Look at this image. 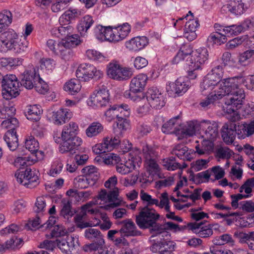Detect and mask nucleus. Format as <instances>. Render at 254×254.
<instances>
[{
  "label": "nucleus",
  "mask_w": 254,
  "mask_h": 254,
  "mask_svg": "<svg viewBox=\"0 0 254 254\" xmlns=\"http://www.w3.org/2000/svg\"><path fill=\"white\" fill-rule=\"evenodd\" d=\"M245 81V79L243 76L225 78L221 80L218 85L219 90H215L218 98L221 99L225 95H228L225 107L227 113H234L241 107L245 98V93L243 89L241 88V85Z\"/></svg>",
  "instance_id": "f257e3e1"
},
{
  "label": "nucleus",
  "mask_w": 254,
  "mask_h": 254,
  "mask_svg": "<svg viewBox=\"0 0 254 254\" xmlns=\"http://www.w3.org/2000/svg\"><path fill=\"white\" fill-rule=\"evenodd\" d=\"M78 131V125L75 122H70L64 127L62 132H54L53 138L55 142L57 143L61 142L59 147L60 152H75V151L82 143V139L76 135Z\"/></svg>",
  "instance_id": "f03ea898"
},
{
  "label": "nucleus",
  "mask_w": 254,
  "mask_h": 254,
  "mask_svg": "<svg viewBox=\"0 0 254 254\" xmlns=\"http://www.w3.org/2000/svg\"><path fill=\"white\" fill-rule=\"evenodd\" d=\"M138 215L136 216V223L141 229H149L151 233L156 234V232L163 230L161 224L157 221L160 215L153 208L148 206L139 208Z\"/></svg>",
  "instance_id": "7ed1b4c3"
},
{
  "label": "nucleus",
  "mask_w": 254,
  "mask_h": 254,
  "mask_svg": "<svg viewBox=\"0 0 254 254\" xmlns=\"http://www.w3.org/2000/svg\"><path fill=\"white\" fill-rule=\"evenodd\" d=\"M223 69L222 66L218 65L213 68L211 72L208 73L203 78L200 84V88L204 94H207L213 89L219 90L221 78L223 76Z\"/></svg>",
  "instance_id": "20e7f679"
},
{
  "label": "nucleus",
  "mask_w": 254,
  "mask_h": 254,
  "mask_svg": "<svg viewBox=\"0 0 254 254\" xmlns=\"http://www.w3.org/2000/svg\"><path fill=\"white\" fill-rule=\"evenodd\" d=\"M1 83L3 88L2 95L6 100L11 99L19 94V82L15 75H5L2 77Z\"/></svg>",
  "instance_id": "39448f33"
},
{
  "label": "nucleus",
  "mask_w": 254,
  "mask_h": 254,
  "mask_svg": "<svg viewBox=\"0 0 254 254\" xmlns=\"http://www.w3.org/2000/svg\"><path fill=\"white\" fill-rule=\"evenodd\" d=\"M147 79V75L144 74H139L133 77L130 83L129 91L125 92V97L130 98L133 101H140L141 96L135 94L141 93L143 90Z\"/></svg>",
  "instance_id": "423d86ee"
},
{
  "label": "nucleus",
  "mask_w": 254,
  "mask_h": 254,
  "mask_svg": "<svg viewBox=\"0 0 254 254\" xmlns=\"http://www.w3.org/2000/svg\"><path fill=\"white\" fill-rule=\"evenodd\" d=\"M107 73L110 78L118 81L127 80L132 75L130 68L123 67L117 62L115 61L108 65Z\"/></svg>",
  "instance_id": "0eeeda50"
},
{
  "label": "nucleus",
  "mask_w": 254,
  "mask_h": 254,
  "mask_svg": "<svg viewBox=\"0 0 254 254\" xmlns=\"http://www.w3.org/2000/svg\"><path fill=\"white\" fill-rule=\"evenodd\" d=\"M103 75L102 71L94 65L87 64H80L76 71V77L82 81H87L92 78L99 79Z\"/></svg>",
  "instance_id": "6e6552de"
},
{
  "label": "nucleus",
  "mask_w": 254,
  "mask_h": 254,
  "mask_svg": "<svg viewBox=\"0 0 254 254\" xmlns=\"http://www.w3.org/2000/svg\"><path fill=\"white\" fill-rule=\"evenodd\" d=\"M15 176L19 183L27 188H33L38 184V176L35 171H32L30 168L16 172Z\"/></svg>",
  "instance_id": "1a4fd4ad"
},
{
  "label": "nucleus",
  "mask_w": 254,
  "mask_h": 254,
  "mask_svg": "<svg viewBox=\"0 0 254 254\" xmlns=\"http://www.w3.org/2000/svg\"><path fill=\"white\" fill-rule=\"evenodd\" d=\"M208 57L207 50L205 48H200L194 51L190 57L187 58V61L191 69H198L207 60Z\"/></svg>",
  "instance_id": "9d476101"
},
{
  "label": "nucleus",
  "mask_w": 254,
  "mask_h": 254,
  "mask_svg": "<svg viewBox=\"0 0 254 254\" xmlns=\"http://www.w3.org/2000/svg\"><path fill=\"white\" fill-rule=\"evenodd\" d=\"M145 96L148 104L152 108L160 109L165 105L164 95L156 87L148 88Z\"/></svg>",
  "instance_id": "9b49d317"
},
{
  "label": "nucleus",
  "mask_w": 254,
  "mask_h": 254,
  "mask_svg": "<svg viewBox=\"0 0 254 254\" xmlns=\"http://www.w3.org/2000/svg\"><path fill=\"white\" fill-rule=\"evenodd\" d=\"M188 227L198 237L207 238L213 235V228L216 230L219 228V226L217 224L204 225L203 222H199L189 223Z\"/></svg>",
  "instance_id": "f8f14e48"
},
{
  "label": "nucleus",
  "mask_w": 254,
  "mask_h": 254,
  "mask_svg": "<svg viewBox=\"0 0 254 254\" xmlns=\"http://www.w3.org/2000/svg\"><path fill=\"white\" fill-rule=\"evenodd\" d=\"M121 142L120 136L116 135L114 137L107 136L103 138L101 143L93 147V151L96 154H101L111 151Z\"/></svg>",
  "instance_id": "ddd939ff"
},
{
  "label": "nucleus",
  "mask_w": 254,
  "mask_h": 254,
  "mask_svg": "<svg viewBox=\"0 0 254 254\" xmlns=\"http://www.w3.org/2000/svg\"><path fill=\"white\" fill-rule=\"evenodd\" d=\"M130 114L129 108L127 104H122L120 105H114L111 108L108 109L104 113L106 120L111 122L116 118L118 119H122L121 115L125 116H129Z\"/></svg>",
  "instance_id": "4468645a"
},
{
  "label": "nucleus",
  "mask_w": 254,
  "mask_h": 254,
  "mask_svg": "<svg viewBox=\"0 0 254 254\" xmlns=\"http://www.w3.org/2000/svg\"><path fill=\"white\" fill-rule=\"evenodd\" d=\"M46 45L53 53L60 56L64 60H69L71 57V50H68L64 47L62 40L59 42L53 39H49L47 41Z\"/></svg>",
  "instance_id": "2eb2a0df"
},
{
  "label": "nucleus",
  "mask_w": 254,
  "mask_h": 254,
  "mask_svg": "<svg viewBox=\"0 0 254 254\" xmlns=\"http://www.w3.org/2000/svg\"><path fill=\"white\" fill-rule=\"evenodd\" d=\"M175 247V243L174 242L163 239L153 243L150 250L156 254H172Z\"/></svg>",
  "instance_id": "dca6fc26"
},
{
  "label": "nucleus",
  "mask_w": 254,
  "mask_h": 254,
  "mask_svg": "<svg viewBox=\"0 0 254 254\" xmlns=\"http://www.w3.org/2000/svg\"><path fill=\"white\" fill-rule=\"evenodd\" d=\"M39 78V75L37 73L36 68L31 65L21 74L20 84L25 88L31 89L34 87Z\"/></svg>",
  "instance_id": "f3484780"
},
{
  "label": "nucleus",
  "mask_w": 254,
  "mask_h": 254,
  "mask_svg": "<svg viewBox=\"0 0 254 254\" xmlns=\"http://www.w3.org/2000/svg\"><path fill=\"white\" fill-rule=\"evenodd\" d=\"M142 151L146 159L148 170L151 173H156L159 171V166L155 160L157 156L153 149L147 145L142 146Z\"/></svg>",
  "instance_id": "a211bd4d"
},
{
  "label": "nucleus",
  "mask_w": 254,
  "mask_h": 254,
  "mask_svg": "<svg viewBox=\"0 0 254 254\" xmlns=\"http://www.w3.org/2000/svg\"><path fill=\"white\" fill-rule=\"evenodd\" d=\"M90 101L93 106L98 107L106 106L110 101L109 90L103 88L95 91L90 96Z\"/></svg>",
  "instance_id": "6ab92c4d"
},
{
  "label": "nucleus",
  "mask_w": 254,
  "mask_h": 254,
  "mask_svg": "<svg viewBox=\"0 0 254 254\" xmlns=\"http://www.w3.org/2000/svg\"><path fill=\"white\" fill-rule=\"evenodd\" d=\"M18 35L13 30L9 29L0 35V52H5L8 51L17 40Z\"/></svg>",
  "instance_id": "aec40b11"
},
{
  "label": "nucleus",
  "mask_w": 254,
  "mask_h": 254,
  "mask_svg": "<svg viewBox=\"0 0 254 254\" xmlns=\"http://www.w3.org/2000/svg\"><path fill=\"white\" fill-rule=\"evenodd\" d=\"M119 195L118 190L117 189H114L112 191H110L108 193L105 190H102L97 196L98 199H100L105 202H110L109 205L105 206V208L108 207H116L121 204V202L118 198Z\"/></svg>",
  "instance_id": "412c9836"
},
{
  "label": "nucleus",
  "mask_w": 254,
  "mask_h": 254,
  "mask_svg": "<svg viewBox=\"0 0 254 254\" xmlns=\"http://www.w3.org/2000/svg\"><path fill=\"white\" fill-rule=\"evenodd\" d=\"M199 126L204 130L205 138L214 140L218 136V126L216 122L204 120L200 123Z\"/></svg>",
  "instance_id": "4be33fe9"
},
{
  "label": "nucleus",
  "mask_w": 254,
  "mask_h": 254,
  "mask_svg": "<svg viewBox=\"0 0 254 254\" xmlns=\"http://www.w3.org/2000/svg\"><path fill=\"white\" fill-rule=\"evenodd\" d=\"M236 124L232 122L225 123L221 128V136L223 141L228 145L232 144L235 139Z\"/></svg>",
  "instance_id": "5701e85b"
},
{
  "label": "nucleus",
  "mask_w": 254,
  "mask_h": 254,
  "mask_svg": "<svg viewBox=\"0 0 254 254\" xmlns=\"http://www.w3.org/2000/svg\"><path fill=\"white\" fill-rule=\"evenodd\" d=\"M77 240L73 237L66 236L65 239L57 240V245L58 248L66 254H71V252L75 249Z\"/></svg>",
  "instance_id": "b1692460"
},
{
  "label": "nucleus",
  "mask_w": 254,
  "mask_h": 254,
  "mask_svg": "<svg viewBox=\"0 0 254 254\" xmlns=\"http://www.w3.org/2000/svg\"><path fill=\"white\" fill-rule=\"evenodd\" d=\"M189 85L183 81L182 79L178 78L175 82L170 83L166 86V91L169 94L172 95L173 94L178 96L182 95L188 89Z\"/></svg>",
  "instance_id": "393cba45"
},
{
  "label": "nucleus",
  "mask_w": 254,
  "mask_h": 254,
  "mask_svg": "<svg viewBox=\"0 0 254 254\" xmlns=\"http://www.w3.org/2000/svg\"><path fill=\"white\" fill-rule=\"evenodd\" d=\"M199 124L196 121H191L185 124H182L180 127L178 135L179 139L183 137L191 136L195 134V131L198 129Z\"/></svg>",
  "instance_id": "a878e982"
},
{
  "label": "nucleus",
  "mask_w": 254,
  "mask_h": 254,
  "mask_svg": "<svg viewBox=\"0 0 254 254\" xmlns=\"http://www.w3.org/2000/svg\"><path fill=\"white\" fill-rule=\"evenodd\" d=\"M235 131L240 139H244L252 135L254 133V119L249 124L245 123L238 125Z\"/></svg>",
  "instance_id": "bb28decb"
},
{
  "label": "nucleus",
  "mask_w": 254,
  "mask_h": 254,
  "mask_svg": "<svg viewBox=\"0 0 254 254\" xmlns=\"http://www.w3.org/2000/svg\"><path fill=\"white\" fill-rule=\"evenodd\" d=\"M180 127H181V121L177 116L165 123L162 127V130L165 133H175L178 135Z\"/></svg>",
  "instance_id": "cd10ccee"
},
{
  "label": "nucleus",
  "mask_w": 254,
  "mask_h": 254,
  "mask_svg": "<svg viewBox=\"0 0 254 254\" xmlns=\"http://www.w3.org/2000/svg\"><path fill=\"white\" fill-rule=\"evenodd\" d=\"M72 113L67 109L61 108L53 112L52 119L54 124L57 125H62L72 117Z\"/></svg>",
  "instance_id": "c85d7f7f"
},
{
  "label": "nucleus",
  "mask_w": 254,
  "mask_h": 254,
  "mask_svg": "<svg viewBox=\"0 0 254 254\" xmlns=\"http://www.w3.org/2000/svg\"><path fill=\"white\" fill-rule=\"evenodd\" d=\"M81 172L83 175L90 182L91 186H94L98 181L100 173L98 170L94 166H88L84 167Z\"/></svg>",
  "instance_id": "c756f323"
},
{
  "label": "nucleus",
  "mask_w": 254,
  "mask_h": 254,
  "mask_svg": "<svg viewBox=\"0 0 254 254\" xmlns=\"http://www.w3.org/2000/svg\"><path fill=\"white\" fill-rule=\"evenodd\" d=\"M51 32L57 37L64 39L67 36L72 35V33H74V28L72 25H60L53 28Z\"/></svg>",
  "instance_id": "7c9ffc66"
},
{
  "label": "nucleus",
  "mask_w": 254,
  "mask_h": 254,
  "mask_svg": "<svg viewBox=\"0 0 254 254\" xmlns=\"http://www.w3.org/2000/svg\"><path fill=\"white\" fill-rule=\"evenodd\" d=\"M123 225L120 230V233L126 236H136L139 232L136 230L134 222L130 219H127L122 222Z\"/></svg>",
  "instance_id": "2f4dec72"
},
{
  "label": "nucleus",
  "mask_w": 254,
  "mask_h": 254,
  "mask_svg": "<svg viewBox=\"0 0 254 254\" xmlns=\"http://www.w3.org/2000/svg\"><path fill=\"white\" fill-rule=\"evenodd\" d=\"M42 112V110L40 105H29L26 107L25 116L28 120L38 121L40 119Z\"/></svg>",
  "instance_id": "473e14b6"
},
{
  "label": "nucleus",
  "mask_w": 254,
  "mask_h": 254,
  "mask_svg": "<svg viewBox=\"0 0 254 254\" xmlns=\"http://www.w3.org/2000/svg\"><path fill=\"white\" fill-rule=\"evenodd\" d=\"M148 43L145 37H136L131 39L127 43V47L133 51H138L143 49Z\"/></svg>",
  "instance_id": "72a5a7b5"
},
{
  "label": "nucleus",
  "mask_w": 254,
  "mask_h": 254,
  "mask_svg": "<svg viewBox=\"0 0 254 254\" xmlns=\"http://www.w3.org/2000/svg\"><path fill=\"white\" fill-rule=\"evenodd\" d=\"M8 147L11 151H15L18 146V138L15 131L7 130L3 137Z\"/></svg>",
  "instance_id": "f704fd0d"
},
{
  "label": "nucleus",
  "mask_w": 254,
  "mask_h": 254,
  "mask_svg": "<svg viewBox=\"0 0 254 254\" xmlns=\"http://www.w3.org/2000/svg\"><path fill=\"white\" fill-rule=\"evenodd\" d=\"M193 51L192 50V47L190 44L187 43L183 45L180 51L174 58L173 62L175 64H177L184 60L186 58L190 57Z\"/></svg>",
  "instance_id": "c9c22d12"
},
{
  "label": "nucleus",
  "mask_w": 254,
  "mask_h": 254,
  "mask_svg": "<svg viewBox=\"0 0 254 254\" xmlns=\"http://www.w3.org/2000/svg\"><path fill=\"white\" fill-rule=\"evenodd\" d=\"M94 23L93 17L89 15H86L80 20L77 29L81 34H85Z\"/></svg>",
  "instance_id": "e433bc0d"
},
{
  "label": "nucleus",
  "mask_w": 254,
  "mask_h": 254,
  "mask_svg": "<svg viewBox=\"0 0 254 254\" xmlns=\"http://www.w3.org/2000/svg\"><path fill=\"white\" fill-rule=\"evenodd\" d=\"M117 42L124 39L130 31V26L127 23L114 26Z\"/></svg>",
  "instance_id": "4c0bfd02"
},
{
  "label": "nucleus",
  "mask_w": 254,
  "mask_h": 254,
  "mask_svg": "<svg viewBox=\"0 0 254 254\" xmlns=\"http://www.w3.org/2000/svg\"><path fill=\"white\" fill-rule=\"evenodd\" d=\"M163 166L168 170L174 171L178 169L185 168L187 165L184 163L183 165L177 162L175 158L171 157L164 159L162 160Z\"/></svg>",
  "instance_id": "58836bf2"
},
{
  "label": "nucleus",
  "mask_w": 254,
  "mask_h": 254,
  "mask_svg": "<svg viewBox=\"0 0 254 254\" xmlns=\"http://www.w3.org/2000/svg\"><path fill=\"white\" fill-rule=\"evenodd\" d=\"M104 130V126L99 122H93L86 128L85 133L88 137H93L101 133Z\"/></svg>",
  "instance_id": "ea45409f"
},
{
  "label": "nucleus",
  "mask_w": 254,
  "mask_h": 254,
  "mask_svg": "<svg viewBox=\"0 0 254 254\" xmlns=\"http://www.w3.org/2000/svg\"><path fill=\"white\" fill-rule=\"evenodd\" d=\"M7 160L8 162L13 164L17 168L27 166L33 163L32 160L30 159V157L27 156L18 157L13 161V159L9 155L7 156Z\"/></svg>",
  "instance_id": "a19ab883"
},
{
  "label": "nucleus",
  "mask_w": 254,
  "mask_h": 254,
  "mask_svg": "<svg viewBox=\"0 0 254 254\" xmlns=\"http://www.w3.org/2000/svg\"><path fill=\"white\" fill-rule=\"evenodd\" d=\"M28 45V43L25 39L23 40H20L18 37L17 40H15L14 44L12 46V47L9 50L12 51L14 53L16 54H20L26 51Z\"/></svg>",
  "instance_id": "79ce46f5"
},
{
  "label": "nucleus",
  "mask_w": 254,
  "mask_h": 254,
  "mask_svg": "<svg viewBox=\"0 0 254 254\" xmlns=\"http://www.w3.org/2000/svg\"><path fill=\"white\" fill-rule=\"evenodd\" d=\"M81 85L80 81L76 79H71L69 82H66L64 86V90L68 91L71 94L77 93L81 89Z\"/></svg>",
  "instance_id": "37998d69"
},
{
  "label": "nucleus",
  "mask_w": 254,
  "mask_h": 254,
  "mask_svg": "<svg viewBox=\"0 0 254 254\" xmlns=\"http://www.w3.org/2000/svg\"><path fill=\"white\" fill-rule=\"evenodd\" d=\"M217 92L214 90L213 92L209 93V94L204 99H202L200 102L199 105L203 109H207L210 106L217 100L220 99L217 96Z\"/></svg>",
  "instance_id": "c03bdc74"
},
{
  "label": "nucleus",
  "mask_w": 254,
  "mask_h": 254,
  "mask_svg": "<svg viewBox=\"0 0 254 254\" xmlns=\"http://www.w3.org/2000/svg\"><path fill=\"white\" fill-rule=\"evenodd\" d=\"M231 1L232 4V13L236 15L243 14L248 7L247 4H245L242 2V0H233Z\"/></svg>",
  "instance_id": "a18cd8bd"
},
{
  "label": "nucleus",
  "mask_w": 254,
  "mask_h": 254,
  "mask_svg": "<svg viewBox=\"0 0 254 254\" xmlns=\"http://www.w3.org/2000/svg\"><path fill=\"white\" fill-rule=\"evenodd\" d=\"M62 208L61 210V215L65 219H68L72 217L74 212L71 210V202L69 200L63 199L62 201Z\"/></svg>",
  "instance_id": "49530a36"
},
{
  "label": "nucleus",
  "mask_w": 254,
  "mask_h": 254,
  "mask_svg": "<svg viewBox=\"0 0 254 254\" xmlns=\"http://www.w3.org/2000/svg\"><path fill=\"white\" fill-rule=\"evenodd\" d=\"M84 236L86 239L90 241L99 240L104 239L103 236L98 229L94 228H88L85 230Z\"/></svg>",
  "instance_id": "de8ad7c7"
},
{
  "label": "nucleus",
  "mask_w": 254,
  "mask_h": 254,
  "mask_svg": "<svg viewBox=\"0 0 254 254\" xmlns=\"http://www.w3.org/2000/svg\"><path fill=\"white\" fill-rule=\"evenodd\" d=\"M25 148L32 153H37L39 149V143L35 138L32 136H29L25 141Z\"/></svg>",
  "instance_id": "09e8293b"
},
{
  "label": "nucleus",
  "mask_w": 254,
  "mask_h": 254,
  "mask_svg": "<svg viewBox=\"0 0 254 254\" xmlns=\"http://www.w3.org/2000/svg\"><path fill=\"white\" fill-rule=\"evenodd\" d=\"M63 43L64 45V47L68 50H71L70 48L78 45L80 43L79 37L76 34L72 33V35L67 36L65 39H62Z\"/></svg>",
  "instance_id": "8fccbe9b"
},
{
  "label": "nucleus",
  "mask_w": 254,
  "mask_h": 254,
  "mask_svg": "<svg viewBox=\"0 0 254 254\" xmlns=\"http://www.w3.org/2000/svg\"><path fill=\"white\" fill-rule=\"evenodd\" d=\"M10 117L3 121L1 126L2 128L8 129V130L15 131V129L19 127V122L15 118Z\"/></svg>",
  "instance_id": "3c124183"
},
{
  "label": "nucleus",
  "mask_w": 254,
  "mask_h": 254,
  "mask_svg": "<svg viewBox=\"0 0 254 254\" xmlns=\"http://www.w3.org/2000/svg\"><path fill=\"white\" fill-rule=\"evenodd\" d=\"M234 154V152L227 147L221 146L216 150V157L223 159H230Z\"/></svg>",
  "instance_id": "603ef678"
},
{
  "label": "nucleus",
  "mask_w": 254,
  "mask_h": 254,
  "mask_svg": "<svg viewBox=\"0 0 254 254\" xmlns=\"http://www.w3.org/2000/svg\"><path fill=\"white\" fill-rule=\"evenodd\" d=\"M105 244L104 239H99L96 240L95 242L85 245L83 247V250L85 252L96 251L97 250H101Z\"/></svg>",
  "instance_id": "864d4df0"
},
{
  "label": "nucleus",
  "mask_w": 254,
  "mask_h": 254,
  "mask_svg": "<svg viewBox=\"0 0 254 254\" xmlns=\"http://www.w3.org/2000/svg\"><path fill=\"white\" fill-rule=\"evenodd\" d=\"M234 237L237 238L241 243H247L249 240H254V232L246 233L240 231L234 233Z\"/></svg>",
  "instance_id": "5fc2aeb1"
},
{
  "label": "nucleus",
  "mask_w": 254,
  "mask_h": 254,
  "mask_svg": "<svg viewBox=\"0 0 254 254\" xmlns=\"http://www.w3.org/2000/svg\"><path fill=\"white\" fill-rule=\"evenodd\" d=\"M67 231L63 225H57L53 226L49 234H46V236L49 238L58 237L65 235Z\"/></svg>",
  "instance_id": "6e6d98bb"
},
{
  "label": "nucleus",
  "mask_w": 254,
  "mask_h": 254,
  "mask_svg": "<svg viewBox=\"0 0 254 254\" xmlns=\"http://www.w3.org/2000/svg\"><path fill=\"white\" fill-rule=\"evenodd\" d=\"M71 0H56L51 5V10L54 12H59L64 9Z\"/></svg>",
  "instance_id": "4d7b16f0"
},
{
  "label": "nucleus",
  "mask_w": 254,
  "mask_h": 254,
  "mask_svg": "<svg viewBox=\"0 0 254 254\" xmlns=\"http://www.w3.org/2000/svg\"><path fill=\"white\" fill-rule=\"evenodd\" d=\"M74 186L79 189L87 188L90 185V182L83 176H79L74 180Z\"/></svg>",
  "instance_id": "13d9d810"
},
{
  "label": "nucleus",
  "mask_w": 254,
  "mask_h": 254,
  "mask_svg": "<svg viewBox=\"0 0 254 254\" xmlns=\"http://www.w3.org/2000/svg\"><path fill=\"white\" fill-rule=\"evenodd\" d=\"M135 166L132 164V162H127L125 164L123 163L118 164L116 165L117 171L122 174L126 175L131 172L132 169H134Z\"/></svg>",
  "instance_id": "bf43d9fd"
},
{
  "label": "nucleus",
  "mask_w": 254,
  "mask_h": 254,
  "mask_svg": "<svg viewBox=\"0 0 254 254\" xmlns=\"http://www.w3.org/2000/svg\"><path fill=\"white\" fill-rule=\"evenodd\" d=\"M122 119H118V122H117V128H114V132H119L117 134L120 136H122V130H126L128 126V124L127 121V120L125 118L127 116H124L121 115Z\"/></svg>",
  "instance_id": "052dcab7"
},
{
  "label": "nucleus",
  "mask_w": 254,
  "mask_h": 254,
  "mask_svg": "<svg viewBox=\"0 0 254 254\" xmlns=\"http://www.w3.org/2000/svg\"><path fill=\"white\" fill-rule=\"evenodd\" d=\"M106 30L103 37V41L116 42V33L114 32V26H109L105 27Z\"/></svg>",
  "instance_id": "680f3d73"
},
{
  "label": "nucleus",
  "mask_w": 254,
  "mask_h": 254,
  "mask_svg": "<svg viewBox=\"0 0 254 254\" xmlns=\"http://www.w3.org/2000/svg\"><path fill=\"white\" fill-rule=\"evenodd\" d=\"M140 197L143 202L147 204V206L148 207L158 204L157 199L152 198L151 195L145 192L143 190H141L140 192Z\"/></svg>",
  "instance_id": "e2e57ef3"
},
{
  "label": "nucleus",
  "mask_w": 254,
  "mask_h": 254,
  "mask_svg": "<svg viewBox=\"0 0 254 254\" xmlns=\"http://www.w3.org/2000/svg\"><path fill=\"white\" fill-rule=\"evenodd\" d=\"M254 55V50L250 49L243 53L240 56L239 62L242 65H246L250 64L249 60Z\"/></svg>",
  "instance_id": "0e129e2a"
},
{
  "label": "nucleus",
  "mask_w": 254,
  "mask_h": 254,
  "mask_svg": "<svg viewBox=\"0 0 254 254\" xmlns=\"http://www.w3.org/2000/svg\"><path fill=\"white\" fill-rule=\"evenodd\" d=\"M12 22V14L9 11L5 10L0 13V22L5 28H7Z\"/></svg>",
  "instance_id": "69168bd1"
},
{
  "label": "nucleus",
  "mask_w": 254,
  "mask_h": 254,
  "mask_svg": "<svg viewBox=\"0 0 254 254\" xmlns=\"http://www.w3.org/2000/svg\"><path fill=\"white\" fill-rule=\"evenodd\" d=\"M209 39L215 44L220 45L226 42V36L222 32L212 33L209 36Z\"/></svg>",
  "instance_id": "338daca9"
},
{
  "label": "nucleus",
  "mask_w": 254,
  "mask_h": 254,
  "mask_svg": "<svg viewBox=\"0 0 254 254\" xmlns=\"http://www.w3.org/2000/svg\"><path fill=\"white\" fill-rule=\"evenodd\" d=\"M120 161L119 156L114 153L108 154L104 158V162L107 165H117Z\"/></svg>",
  "instance_id": "774afa93"
}]
</instances>
